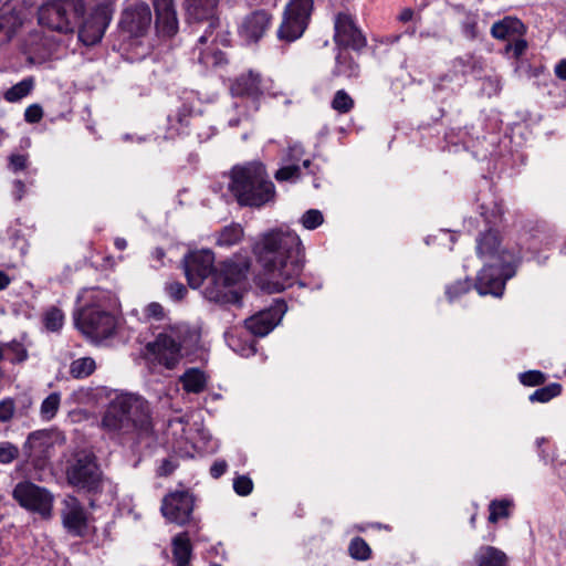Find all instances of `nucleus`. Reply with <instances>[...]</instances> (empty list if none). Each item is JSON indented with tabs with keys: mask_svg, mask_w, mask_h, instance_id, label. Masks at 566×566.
Returning <instances> with one entry per match:
<instances>
[{
	"mask_svg": "<svg viewBox=\"0 0 566 566\" xmlns=\"http://www.w3.org/2000/svg\"><path fill=\"white\" fill-rule=\"evenodd\" d=\"M526 48H527V42L524 39L518 38V39L514 40L513 42H511L506 46V50L507 51H512L514 57L517 59L521 55H523V53L525 52Z\"/></svg>",
	"mask_w": 566,
	"mask_h": 566,
	"instance_id": "55",
	"label": "nucleus"
},
{
	"mask_svg": "<svg viewBox=\"0 0 566 566\" xmlns=\"http://www.w3.org/2000/svg\"><path fill=\"white\" fill-rule=\"evenodd\" d=\"M334 40L337 45L353 50H360L366 46V39L349 13H337L334 21Z\"/></svg>",
	"mask_w": 566,
	"mask_h": 566,
	"instance_id": "15",
	"label": "nucleus"
},
{
	"mask_svg": "<svg viewBox=\"0 0 566 566\" xmlns=\"http://www.w3.org/2000/svg\"><path fill=\"white\" fill-rule=\"evenodd\" d=\"M12 496L23 509L38 513L43 518L52 516L54 496L45 488L22 481L14 486Z\"/></svg>",
	"mask_w": 566,
	"mask_h": 566,
	"instance_id": "10",
	"label": "nucleus"
},
{
	"mask_svg": "<svg viewBox=\"0 0 566 566\" xmlns=\"http://www.w3.org/2000/svg\"><path fill=\"white\" fill-rule=\"evenodd\" d=\"M252 253L265 277L274 279L281 276L283 269V231L280 229L269 230L254 241Z\"/></svg>",
	"mask_w": 566,
	"mask_h": 566,
	"instance_id": "7",
	"label": "nucleus"
},
{
	"mask_svg": "<svg viewBox=\"0 0 566 566\" xmlns=\"http://www.w3.org/2000/svg\"><path fill=\"white\" fill-rule=\"evenodd\" d=\"M525 27L517 18L506 17L495 22L491 28V34L499 40H506L514 35H522Z\"/></svg>",
	"mask_w": 566,
	"mask_h": 566,
	"instance_id": "30",
	"label": "nucleus"
},
{
	"mask_svg": "<svg viewBox=\"0 0 566 566\" xmlns=\"http://www.w3.org/2000/svg\"><path fill=\"white\" fill-rule=\"evenodd\" d=\"M61 517L64 528L74 536H85L88 528L87 515L81 502L67 495L62 502Z\"/></svg>",
	"mask_w": 566,
	"mask_h": 566,
	"instance_id": "17",
	"label": "nucleus"
},
{
	"mask_svg": "<svg viewBox=\"0 0 566 566\" xmlns=\"http://www.w3.org/2000/svg\"><path fill=\"white\" fill-rule=\"evenodd\" d=\"M43 117V109L39 104H32L24 111V120L30 124L39 123Z\"/></svg>",
	"mask_w": 566,
	"mask_h": 566,
	"instance_id": "51",
	"label": "nucleus"
},
{
	"mask_svg": "<svg viewBox=\"0 0 566 566\" xmlns=\"http://www.w3.org/2000/svg\"><path fill=\"white\" fill-rule=\"evenodd\" d=\"M313 0H290L285 7V42L300 39L308 27Z\"/></svg>",
	"mask_w": 566,
	"mask_h": 566,
	"instance_id": "12",
	"label": "nucleus"
},
{
	"mask_svg": "<svg viewBox=\"0 0 566 566\" xmlns=\"http://www.w3.org/2000/svg\"><path fill=\"white\" fill-rule=\"evenodd\" d=\"M166 291L169 294V296L175 301L182 300L187 294L186 286L179 282H172L167 284Z\"/></svg>",
	"mask_w": 566,
	"mask_h": 566,
	"instance_id": "53",
	"label": "nucleus"
},
{
	"mask_svg": "<svg viewBox=\"0 0 566 566\" xmlns=\"http://www.w3.org/2000/svg\"><path fill=\"white\" fill-rule=\"evenodd\" d=\"M156 11V23L168 36H172L178 30L177 13L174 0H153Z\"/></svg>",
	"mask_w": 566,
	"mask_h": 566,
	"instance_id": "22",
	"label": "nucleus"
},
{
	"mask_svg": "<svg viewBox=\"0 0 566 566\" xmlns=\"http://www.w3.org/2000/svg\"><path fill=\"white\" fill-rule=\"evenodd\" d=\"M83 13L81 0H52L40 7L38 21L52 31L69 33L73 32Z\"/></svg>",
	"mask_w": 566,
	"mask_h": 566,
	"instance_id": "6",
	"label": "nucleus"
},
{
	"mask_svg": "<svg viewBox=\"0 0 566 566\" xmlns=\"http://www.w3.org/2000/svg\"><path fill=\"white\" fill-rule=\"evenodd\" d=\"M303 154L302 148L292 147L290 148L289 156L292 160H298V157Z\"/></svg>",
	"mask_w": 566,
	"mask_h": 566,
	"instance_id": "61",
	"label": "nucleus"
},
{
	"mask_svg": "<svg viewBox=\"0 0 566 566\" xmlns=\"http://www.w3.org/2000/svg\"><path fill=\"white\" fill-rule=\"evenodd\" d=\"M359 73L358 64L353 60V57L347 53H338L336 56V65L334 69V74L337 76L345 77H356Z\"/></svg>",
	"mask_w": 566,
	"mask_h": 566,
	"instance_id": "33",
	"label": "nucleus"
},
{
	"mask_svg": "<svg viewBox=\"0 0 566 566\" xmlns=\"http://www.w3.org/2000/svg\"><path fill=\"white\" fill-rule=\"evenodd\" d=\"M179 381L188 394H200L206 389L208 377L199 368H189L180 377Z\"/></svg>",
	"mask_w": 566,
	"mask_h": 566,
	"instance_id": "31",
	"label": "nucleus"
},
{
	"mask_svg": "<svg viewBox=\"0 0 566 566\" xmlns=\"http://www.w3.org/2000/svg\"><path fill=\"white\" fill-rule=\"evenodd\" d=\"M298 170H300V165L296 163H292L291 165H285V172H284L285 181L296 177L297 176L296 172Z\"/></svg>",
	"mask_w": 566,
	"mask_h": 566,
	"instance_id": "58",
	"label": "nucleus"
},
{
	"mask_svg": "<svg viewBox=\"0 0 566 566\" xmlns=\"http://www.w3.org/2000/svg\"><path fill=\"white\" fill-rule=\"evenodd\" d=\"M348 551L350 556L358 560H366L370 557L371 554L369 545L361 537L353 538Z\"/></svg>",
	"mask_w": 566,
	"mask_h": 566,
	"instance_id": "41",
	"label": "nucleus"
},
{
	"mask_svg": "<svg viewBox=\"0 0 566 566\" xmlns=\"http://www.w3.org/2000/svg\"><path fill=\"white\" fill-rule=\"evenodd\" d=\"M282 313L279 311H263L245 321L247 328L256 336H265L281 321Z\"/></svg>",
	"mask_w": 566,
	"mask_h": 566,
	"instance_id": "25",
	"label": "nucleus"
},
{
	"mask_svg": "<svg viewBox=\"0 0 566 566\" xmlns=\"http://www.w3.org/2000/svg\"><path fill=\"white\" fill-rule=\"evenodd\" d=\"M313 0H290L285 7V42L300 39L308 27Z\"/></svg>",
	"mask_w": 566,
	"mask_h": 566,
	"instance_id": "13",
	"label": "nucleus"
},
{
	"mask_svg": "<svg viewBox=\"0 0 566 566\" xmlns=\"http://www.w3.org/2000/svg\"><path fill=\"white\" fill-rule=\"evenodd\" d=\"M151 20L149 6L145 2H136L123 11L119 25L130 35L139 36L149 29Z\"/></svg>",
	"mask_w": 566,
	"mask_h": 566,
	"instance_id": "18",
	"label": "nucleus"
},
{
	"mask_svg": "<svg viewBox=\"0 0 566 566\" xmlns=\"http://www.w3.org/2000/svg\"><path fill=\"white\" fill-rule=\"evenodd\" d=\"M182 328L170 327L169 331L159 333L154 342L146 345V357L153 364L174 369L182 357Z\"/></svg>",
	"mask_w": 566,
	"mask_h": 566,
	"instance_id": "8",
	"label": "nucleus"
},
{
	"mask_svg": "<svg viewBox=\"0 0 566 566\" xmlns=\"http://www.w3.org/2000/svg\"><path fill=\"white\" fill-rule=\"evenodd\" d=\"M28 166V156L22 154H12L9 157V168L13 172L24 170Z\"/></svg>",
	"mask_w": 566,
	"mask_h": 566,
	"instance_id": "52",
	"label": "nucleus"
},
{
	"mask_svg": "<svg viewBox=\"0 0 566 566\" xmlns=\"http://www.w3.org/2000/svg\"><path fill=\"white\" fill-rule=\"evenodd\" d=\"M22 25V19L15 7L0 9V45L9 43Z\"/></svg>",
	"mask_w": 566,
	"mask_h": 566,
	"instance_id": "26",
	"label": "nucleus"
},
{
	"mask_svg": "<svg viewBox=\"0 0 566 566\" xmlns=\"http://www.w3.org/2000/svg\"><path fill=\"white\" fill-rule=\"evenodd\" d=\"M96 369V363L92 357L74 359L70 365V375L75 379L91 376Z\"/></svg>",
	"mask_w": 566,
	"mask_h": 566,
	"instance_id": "35",
	"label": "nucleus"
},
{
	"mask_svg": "<svg viewBox=\"0 0 566 566\" xmlns=\"http://www.w3.org/2000/svg\"><path fill=\"white\" fill-rule=\"evenodd\" d=\"M260 75L253 72L242 74L231 85V93L237 96L255 97L261 94Z\"/></svg>",
	"mask_w": 566,
	"mask_h": 566,
	"instance_id": "29",
	"label": "nucleus"
},
{
	"mask_svg": "<svg viewBox=\"0 0 566 566\" xmlns=\"http://www.w3.org/2000/svg\"><path fill=\"white\" fill-rule=\"evenodd\" d=\"M243 228L238 223H232L220 231L217 238V244L219 247L230 248L238 244L243 239Z\"/></svg>",
	"mask_w": 566,
	"mask_h": 566,
	"instance_id": "34",
	"label": "nucleus"
},
{
	"mask_svg": "<svg viewBox=\"0 0 566 566\" xmlns=\"http://www.w3.org/2000/svg\"><path fill=\"white\" fill-rule=\"evenodd\" d=\"M11 283V277L3 271H0V291L6 290Z\"/></svg>",
	"mask_w": 566,
	"mask_h": 566,
	"instance_id": "60",
	"label": "nucleus"
},
{
	"mask_svg": "<svg viewBox=\"0 0 566 566\" xmlns=\"http://www.w3.org/2000/svg\"><path fill=\"white\" fill-rule=\"evenodd\" d=\"M34 87V80L27 77L11 86L6 93L4 98L10 103H15L28 96Z\"/></svg>",
	"mask_w": 566,
	"mask_h": 566,
	"instance_id": "36",
	"label": "nucleus"
},
{
	"mask_svg": "<svg viewBox=\"0 0 566 566\" xmlns=\"http://www.w3.org/2000/svg\"><path fill=\"white\" fill-rule=\"evenodd\" d=\"M251 265V258L241 252L221 262L205 287V296L217 303L232 301L237 295L231 289L247 279Z\"/></svg>",
	"mask_w": 566,
	"mask_h": 566,
	"instance_id": "4",
	"label": "nucleus"
},
{
	"mask_svg": "<svg viewBox=\"0 0 566 566\" xmlns=\"http://www.w3.org/2000/svg\"><path fill=\"white\" fill-rule=\"evenodd\" d=\"M473 560L480 566H509V557L502 549L483 545L474 553Z\"/></svg>",
	"mask_w": 566,
	"mask_h": 566,
	"instance_id": "28",
	"label": "nucleus"
},
{
	"mask_svg": "<svg viewBox=\"0 0 566 566\" xmlns=\"http://www.w3.org/2000/svg\"><path fill=\"white\" fill-rule=\"evenodd\" d=\"M233 490L238 495L247 496L253 490V482L247 475H239L233 480Z\"/></svg>",
	"mask_w": 566,
	"mask_h": 566,
	"instance_id": "46",
	"label": "nucleus"
},
{
	"mask_svg": "<svg viewBox=\"0 0 566 566\" xmlns=\"http://www.w3.org/2000/svg\"><path fill=\"white\" fill-rule=\"evenodd\" d=\"M56 49V42L52 36L44 35L42 30H33L23 40V51L32 63H41L48 60Z\"/></svg>",
	"mask_w": 566,
	"mask_h": 566,
	"instance_id": "20",
	"label": "nucleus"
},
{
	"mask_svg": "<svg viewBox=\"0 0 566 566\" xmlns=\"http://www.w3.org/2000/svg\"><path fill=\"white\" fill-rule=\"evenodd\" d=\"M332 107L340 114H346L353 109L354 99L344 90H338L332 101Z\"/></svg>",
	"mask_w": 566,
	"mask_h": 566,
	"instance_id": "42",
	"label": "nucleus"
},
{
	"mask_svg": "<svg viewBox=\"0 0 566 566\" xmlns=\"http://www.w3.org/2000/svg\"><path fill=\"white\" fill-rule=\"evenodd\" d=\"M228 464L224 460H218L213 462V464L210 468V474L214 479H219L221 475H223L227 471Z\"/></svg>",
	"mask_w": 566,
	"mask_h": 566,
	"instance_id": "56",
	"label": "nucleus"
},
{
	"mask_svg": "<svg viewBox=\"0 0 566 566\" xmlns=\"http://www.w3.org/2000/svg\"><path fill=\"white\" fill-rule=\"evenodd\" d=\"M471 289L469 280L458 281L447 287L446 294L450 302L455 301L462 294H465Z\"/></svg>",
	"mask_w": 566,
	"mask_h": 566,
	"instance_id": "45",
	"label": "nucleus"
},
{
	"mask_svg": "<svg viewBox=\"0 0 566 566\" xmlns=\"http://www.w3.org/2000/svg\"><path fill=\"white\" fill-rule=\"evenodd\" d=\"M80 300L84 301L83 307H94L96 310H105L115 304L114 295L101 287H91L82 290Z\"/></svg>",
	"mask_w": 566,
	"mask_h": 566,
	"instance_id": "27",
	"label": "nucleus"
},
{
	"mask_svg": "<svg viewBox=\"0 0 566 566\" xmlns=\"http://www.w3.org/2000/svg\"><path fill=\"white\" fill-rule=\"evenodd\" d=\"M191 543L187 533H180L172 538V556L177 566H189Z\"/></svg>",
	"mask_w": 566,
	"mask_h": 566,
	"instance_id": "32",
	"label": "nucleus"
},
{
	"mask_svg": "<svg viewBox=\"0 0 566 566\" xmlns=\"http://www.w3.org/2000/svg\"><path fill=\"white\" fill-rule=\"evenodd\" d=\"M19 457V449L15 444L3 441L0 442V463L9 464Z\"/></svg>",
	"mask_w": 566,
	"mask_h": 566,
	"instance_id": "44",
	"label": "nucleus"
},
{
	"mask_svg": "<svg viewBox=\"0 0 566 566\" xmlns=\"http://www.w3.org/2000/svg\"><path fill=\"white\" fill-rule=\"evenodd\" d=\"M13 185H14L15 198H17V200H21L25 192V186L21 180H15Z\"/></svg>",
	"mask_w": 566,
	"mask_h": 566,
	"instance_id": "59",
	"label": "nucleus"
},
{
	"mask_svg": "<svg viewBox=\"0 0 566 566\" xmlns=\"http://www.w3.org/2000/svg\"><path fill=\"white\" fill-rule=\"evenodd\" d=\"M61 402V396L57 392L50 394L41 403L40 413L44 420H51L55 417Z\"/></svg>",
	"mask_w": 566,
	"mask_h": 566,
	"instance_id": "38",
	"label": "nucleus"
},
{
	"mask_svg": "<svg viewBox=\"0 0 566 566\" xmlns=\"http://www.w3.org/2000/svg\"><path fill=\"white\" fill-rule=\"evenodd\" d=\"M476 253L484 261V266L476 276L478 293L501 296L505 282L515 273L513 255L501 248L499 235L492 230L476 239Z\"/></svg>",
	"mask_w": 566,
	"mask_h": 566,
	"instance_id": "2",
	"label": "nucleus"
},
{
	"mask_svg": "<svg viewBox=\"0 0 566 566\" xmlns=\"http://www.w3.org/2000/svg\"><path fill=\"white\" fill-rule=\"evenodd\" d=\"M192 33H199L203 27L216 29L219 19L214 15L218 0H186Z\"/></svg>",
	"mask_w": 566,
	"mask_h": 566,
	"instance_id": "16",
	"label": "nucleus"
},
{
	"mask_svg": "<svg viewBox=\"0 0 566 566\" xmlns=\"http://www.w3.org/2000/svg\"><path fill=\"white\" fill-rule=\"evenodd\" d=\"M66 481L90 494L101 493L105 478L96 455L86 450L76 452L66 468Z\"/></svg>",
	"mask_w": 566,
	"mask_h": 566,
	"instance_id": "5",
	"label": "nucleus"
},
{
	"mask_svg": "<svg viewBox=\"0 0 566 566\" xmlns=\"http://www.w3.org/2000/svg\"><path fill=\"white\" fill-rule=\"evenodd\" d=\"M184 270L188 284L192 289H198L210 275L213 276L214 254L211 250H198L188 253L184 258Z\"/></svg>",
	"mask_w": 566,
	"mask_h": 566,
	"instance_id": "11",
	"label": "nucleus"
},
{
	"mask_svg": "<svg viewBox=\"0 0 566 566\" xmlns=\"http://www.w3.org/2000/svg\"><path fill=\"white\" fill-rule=\"evenodd\" d=\"M229 191L240 206L260 208L274 199L275 187L263 164L251 161L230 170Z\"/></svg>",
	"mask_w": 566,
	"mask_h": 566,
	"instance_id": "3",
	"label": "nucleus"
},
{
	"mask_svg": "<svg viewBox=\"0 0 566 566\" xmlns=\"http://www.w3.org/2000/svg\"><path fill=\"white\" fill-rule=\"evenodd\" d=\"M43 324L50 332L60 331L64 324L63 312L55 306L50 307L43 314Z\"/></svg>",
	"mask_w": 566,
	"mask_h": 566,
	"instance_id": "37",
	"label": "nucleus"
},
{
	"mask_svg": "<svg viewBox=\"0 0 566 566\" xmlns=\"http://www.w3.org/2000/svg\"><path fill=\"white\" fill-rule=\"evenodd\" d=\"M179 465L178 459L176 457H169L161 461L157 469L158 476H168L170 475Z\"/></svg>",
	"mask_w": 566,
	"mask_h": 566,
	"instance_id": "49",
	"label": "nucleus"
},
{
	"mask_svg": "<svg viewBox=\"0 0 566 566\" xmlns=\"http://www.w3.org/2000/svg\"><path fill=\"white\" fill-rule=\"evenodd\" d=\"M562 391L559 384H551L548 386L536 389L531 396L532 402H547L557 397Z\"/></svg>",
	"mask_w": 566,
	"mask_h": 566,
	"instance_id": "39",
	"label": "nucleus"
},
{
	"mask_svg": "<svg viewBox=\"0 0 566 566\" xmlns=\"http://www.w3.org/2000/svg\"><path fill=\"white\" fill-rule=\"evenodd\" d=\"M76 328L93 342H102L114 335L116 329L115 317L105 310L82 307L74 314Z\"/></svg>",
	"mask_w": 566,
	"mask_h": 566,
	"instance_id": "9",
	"label": "nucleus"
},
{
	"mask_svg": "<svg viewBox=\"0 0 566 566\" xmlns=\"http://www.w3.org/2000/svg\"><path fill=\"white\" fill-rule=\"evenodd\" d=\"M113 10H94L88 19L83 22L78 36L86 45L99 42L112 20Z\"/></svg>",
	"mask_w": 566,
	"mask_h": 566,
	"instance_id": "21",
	"label": "nucleus"
},
{
	"mask_svg": "<svg viewBox=\"0 0 566 566\" xmlns=\"http://www.w3.org/2000/svg\"><path fill=\"white\" fill-rule=\"evenodd\" d=\"M270 20V15L263 10L252 12L243 20L240 34L247 41L256 42L268 30Z\"/></svg>",
	"mask_w": 566,
	"mask_h": 566,
	"instance_id": "23",
	"label": "nucleus"
},
{
	"mask_svg": "<svg viewBox=\"0 0 566 566\" xmlns=\"http://www.w3.org/2000/svg\"><path fill=\"white\" fill-rule=\"evenodd\" d=\"M510 505H511V502L506 501V500L491 502L490 507H489V510H490L489 521L491 523H495L502 517H507Z\"/></svg>",
	"mask_w": 566,
	"mask_h": 566,
	"instance_id": "43",
	"label": "nucleus"
},
{
	"mask_svg": "<svg viewBox=\"0 0 566 566\" xmlns=\"http://www.w3.org/2000/svg\"><path fill=\"white\" fill-rule=\"evenodd\" d=\"M160 510L170 523L185 525L190 521L193 511V499L186 491L172 492L163 499Z\"/></svg>",
	"mask_w": 566,
	"mask_h": 566,
	"instance_id": "14",
	"label": "nucleus"
},
{
	"mask_svg": "<svg viewBox=\"0 0 566 566\" xmlns=\"http://www.w3.org/2000/svg\"><path fill=\"white\" fill-rule=\"evenodd\" d=\"M324 222V216L318 209H308L300 218V223L306 230H315Z\"/></svg>",
	"mask_w": 566,
	"mask_h": 566,
	"instance_id": "40",
	"label": "nucleus"
},
{
	"mask_svg": "<svg viewBox=\"0 0 566 566\" xmlns=\"http://www.w3.org/2000/svg\"><path fill=\"white\" fill-rule=\"evenodd\" d=\"M15 411L14 400L6 398L0 401V422H7L12 419Z\"/></svg>",
	"mask_w": 566,
	"mask_h": 566,
	"instance_id": "48",
	"label": "nucleus"
},
{
	"mask_svg": "<svg viewBox=\"0 0 566 566\" xmlns=\"http://www.w3.org/2000/svg\"><path fill=\"white\" fill-rule=\"evenodd\" d=\"M554 73L559 80L566 81V59L555 65Z\"/></svg>",
	"mask_w": 566,
	"mask_h": 566,
	"instance_id": "57",
	"label": "nucleus"
},
{
	"mask_svg": "<svg viewBox=\"0 0 566 566\" xmlns=\"http://www.w3.org/2000/svg\"><path fill=\"white\" fill-rule=\"evenodd\" d=\"M216 29H208L203 27L197 35V44L193 48V54H197L199 63L206 66H217L223 63V53L217 45V35H214Z\"/></svg>",
	"mask_w": 566,
	"mask_h": 566,
	"instance_id": "19",
	"label": "nucleus"
},
{
	"mask_svg": "<svg viewBox=\"0 0 566 566\" xmlns=\"http://www.w3.org/2000/svg\"><path fill=\"white\" fill-rule=\"evenodd\" d=\"M43 436H44V433L42 431L31 432L28 437V443H31L32 441L38 440Z\"/></svg>",
	"mask_w": 566,
	"mask_h": 566,
	"instance_id": "64",
	"label": "nucleus"
},
{
	"mask_svg": "<svg viewBox=\"0 0 566 566\" xmlns=\"http://www.w3.org/2000/svg\"><path fill=\"white\" fill-rule=\"evenodd\" d=\"M7 348L14 355L12 363H22L28 358V352L22 344L18 342H11L6 344Z\"/></svg>",
	"mask_w": 566,
	"mask_h": 566,
	"instance_id": "50",
	"label": "nucleus"
},
{
	"mask_svg": "<svg viewBox=\"0 0 566 566\" xmlns=\"http://www.w3.org/2000/svg\"><path fill=\"white\" fill-rule=\"evenodd\" d=\"M145 315L148 318H154L156 321H160L165 317V311L161 304L157 302H153L148 304L145 308Z\"/></svg>",
	"mask_w": 566,
	"mask_h": 566,
	"instance_id": "54",
	"label": "nucleus"
},
{
	"mask_svg": "<svg viewBox=\"0 0 566 566\" xmlns=\"http://www.w3.org/2000/svg\"><path fill=\"white\" fill-rule=\"evenodd\" d=\"M101 426L112 438L135 434L139 442L153 433L149 403L135 394H118L109 401Z\"/></svg>",
	"mask_w": 566,
	"mask_h": 566,
	"instance_id": "1",
	"label": "nucleus"
},
{
	"mask_svg": "<svg viewBox=\"0 0 566 566\" xmlns=\"http://www.w3.org/2000/svg\"><path fill=\"white\" fill-rule=\"evenodd\" d=\"M291 265L293 275L297 276L304 268V247L300 237L285 231V269Z\"/></svg>",
	"mask_w": 566,
	"mask_h": 566,
	"instance_id": "24",
	"label": "nucleus"
},
{
	"mask_svg": "<svg viewBox=\"0 0 566 566\" xmlns=\"http://www.w3.org/2000/svg\"><path fill=\"white\" fill-rule=\"evenodd\" d=\"M38 1L39 0H15L17 3H21L25 9L32 8Z\"/></svg>",
	"mask_w": 566,
	"mask_h": 566,
	"instance_id": "63",
	"label": "nucleus"
},
{
	"mask_svg": "<svg viewBox=\"0 0 566 566\" xmlns=\"http://www.w3.org/2000/svg\"><path fill=\"white\" fill-rule=\"evenodd\" d=\"M520 380L525 386H538L545 381V376L538 370H530L522 373Z\"/></svg>",
	"mask_w": 566,
	"mask_h": 566,
	"instance_id": "47",
	"label": "nucleus"
},
{
	"mask_svg": "<svg viewBox=\"0 0 566 566\" xmlns=\"http://www.w3.org/2000/svg\"><path fill=\"white\" fill-rule=\"evenodd\" d=\"M116 249L125 250L127 248V241L124 238H116L114 241Z\"/></svg>",
	"mask_w": 566,
	"mask_h": 566,
	"instance_id": "62",
	"label": "nucleus"
}]
</instances>
